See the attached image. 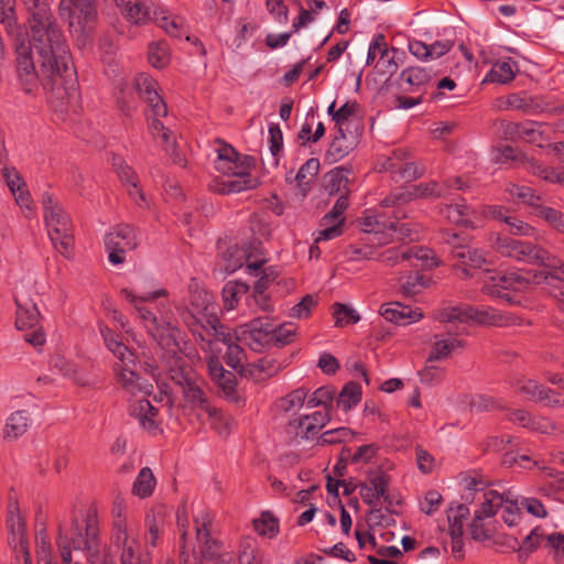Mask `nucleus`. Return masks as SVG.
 <instances>
[{
  "mask_svg": "<svg viewBox=\"0 0 564 564\" xmlns=\"http://www.w3.org/2000/svg\"><path fill=\"white\" fill-rule=\"evenodd\" d=\"M30 13V45H17V70L25 91L37 82L63 98L74 89V70L63 31L44 0H21Z\"/></svg>",
  "mask_w": 564,
  "mask_h": 564,
  "instance_id": "obj_1",
  "label": "nucleus"
},
{
  "mask_svg": "<svg viewBox=\"0 0 564 564\" xmlns=\"http://www.w3.org/2000/svg\"><path fill=\"white\" fill-rule=\"evenodd\" d=\"M121 294L131 303L134 313L148 333L165 351L166 360L178 354L189 356L187 344L183 340L181 330L173 325V313L164 289L143 295L123 289Z\"/></svg>",
  "mask_w": 564,
  "mask_h": 564,
  "instance_id": "obj_2",
  "label": "nucleus"
},
{
  "mask_svg": "<svg viewBox=\"0 0 564 564\" xmlns=\"http://www.w3.org/2000/svg\"><path fill=\"white\" fill-rule=\"evenodd\" d=\"M100 332L108 349L118 359L113 371L118 386L131 395H148L152 392V384L138 372L139 362L134 354L107 326H100Z\"/></svg>",
  "mask_w": 564,
  "mask_h": 564,
  "instance_id": "obj_3",
  "label": "nucleus"
},
{
  "mask_svg": "<svg viewBox=\"0 0 564 564\" xmlns=\"http://www.w3.org/2000/svg\"><path fill=\"white\" fill-rule=\"evenodd\" d=\"M178 354L166 360L169 365V377L174 382L183 395L185 403L193 410L200 412L207 408L210 402L205 392V381Z\"/></svg>",
  "mask_w": 564,
  "mask_h": 564,
  "instance_id": "obj_4",
  "label": "nucleus"
},
{
  "mask_svg": "<svg viewBox=\"0 0 564 564\" xmlns=\"http://www.w3.org/2000/svg\"><path fill=\"white\" fill-rule=\"evenodd\" d=\"M217 171L229 176L219 182L216 188L217 192L220 194H231L257 187L258 180L252 177L246 171V167L238 162L239 155L232 147L221 144L217 149Z\"/></svg>",
  "mask_w": 564,
  "mask_h": 564,
  "instance_id": "obj_5",
  "label": "nucleus"
},
{
  "mask_svg": "<svg viewBox=\"0 0 564 564\" xmlns=\"http://www.w3.org/2000/svg\"><path fill=\"white\" fill-rule=\"evenodd\" d=\"M95 538V520L90 517L86 518L84 524H80L75 517L68 524H59L57 544L61 549L63 564H79L78 562L73 563L70 546L74 550L91 549Z\"/></svg>",
  "mask_w": 564,
  "mask_h": 564,
  "instance_id": "obj_6",
  "label": "nucleus"
},
{
  "mask_svg": "<svg viewBox=\"0 0 564 564\" xmlns=\"http://www.w3.org/2000/svg\"><path fill=\"white\" fill-rule=\"evenodd\" d=\"M492 248L503 257L513 258L518 261L539 264L543 267H558L561 259L551 254L541 247L533 246L508 237L496 235L492 239Z\"/></svg>",
  "mask_w": 564,
  "mask_h": 564,
  "instance_id": "obj_7",
  "label": "nucleus"
},
{
  "mask_svg": "<svg viewBox=\"0 0 564 564\" xmlns=\"http://www.w3.org/2000/svg\"><path fill=\"white\" fill-rule=\"evenodd\" d=\"M45 223L54 248L65 257H69L73 247V229L69 217L63 208L53 202L51 195L43 196Z\"/></svg>",
  "mask_w": 564,
  "mask_h": 564,
  "instance_id": "obj_8",
  "label": "nucleus"
},
{
  "mask_svg": "<svg viewBox=\"0 0 564 564\" xmlns=\"http://www.w3.org/2000/svg\"><path fill=\"white\" fill-rule=\"evenodd\" d=\"M377 260L388 267L409 262L412 267H421L423 269H433L440 263L432 249L419 246L388 248L377 254Z\"/></svg>",
  "mask_w": 564,
  "mask_h": 564,
  "instance_id": "obj_9",
  "label": "nucleus"
},
{
  "mask_svg": "<svg viewBox=\"0 0 564 564\" xmlns=\"http://www.w3.org/2000/svg\"><path fill=\"white\" fill-rule=\"evenodd\" d=\"M194 521L196 540L203 556L200 564H230L228 554L217 556L220 543L212 535V516L208 512H200Z\"/></svg>",
  "mask_w": 564,
  "mask_h": 564,
  "instance_id": "obj_10",
  "label": "nucleus"
},
{
  "mask_svg": "<svg viewBox=\"0 0 564 564\" xmlns=\"http://www.w3.org/2000/svg\"><path fill=\"white\" fill-rule=\"evenodd\" d=\"M273 322L269 317H257L238 326L235 338L251 350L261 352L272 347Z\"/></svg>",
  "mask_w": 564,
  "mask_h": 564,
  "instance_id": "obj_11",
  "label": "nucleus"
},
{
  "mask_svg": "<svg viewBox=\"0 0 564 564\" xmlns=\"http://www.w3.org/2000/svg\"><path fill=\"white\" fill-rule=\"evenodd\" d=\"M140 242V235L130 225L115 227L105 236V247L108 251L109 262L122 264L126 260L124 253L134 250Z\"/></svg>",
  "mask_w": 564,
  "mask_h": 564,
  "instance_id": "obj_12",
  "label": "nucleus"
},
{
  "mask_svg": "<svg viewBox=\"0 0 564 564\" xmlns=\"http://www.w3.org/2000/svg\"><path fill=\"white\" fill-rule=\"evenodd\" d=\"M444 241L451 246L453 259L457 261L465 278L469 276L467 267L478 269L487 263L486 254L482 250L470 247L466 239L454 231L446 230L443 234Z\"/></svg>",
  "mask_w": 564,
  "mask_h": 564,
  "instance_id": "obj_13",
  "label": "nucleus"
},
{
  "mask_svg": "<svg viewBox=\"0 0 564 564\" xmlns=\"http://www.w3.org/2000/svg\"><path fill=\"white\" fill-rule=\"evenodd\" d=\"M113 541L121 550V564H151L148 554L141 552L137 535L128 529L124 520L120 518V512H118V519L113 523Z\"/></svg>",
  "mask_w": 564,
  "mask_h": 564,
  "instance_id": "obj_14",
  "label": "nucleus"
},
{
  "mask_svg": "<svg viewBox=\"0 0 564 564\" xmlns=\"http://www.w3.org/2000/svg\"><path fill=\"white\" fill-rule=\"evenodd\" d=\"M500 108L508 110H519L528 116H539L542 113L562 112L563 108L554 106L551 97L542 95H530L527 93H514L508 95L501 100Z\"/></svg>",
  "mask_w": 564,
  "mask_h": 564,
  "instance_id": "obj_15",
  "label": "nucleus"
},
{
  "mask_svg": "<svg viewBox=\"0 0 564 564\" xmlns=\"http://www.w3.org/2000/svg\"><path fill=\"white\" fill-rule=\"evenodd\" d=\"M17 319L15 325L19 329H29L24 335L25 341L33 346H42L45 343V334L42 328H36L40 322V312L32 300H23L15 296Z\"/></svg>",
  "mask_w": 564,
  "mask_h": 564,
  "instance_id": "obj_16",
  "label": "nucleus"
},
{
  "mask_svg": "<svg viewBox=\"0 0 564 564\" xmlns=\"http://www.w3.org/2000/svg\"><path fill=\"white\" fill-rule=\"evenodd\" d=\"M187 326L194 337L199 340L203 350L214 351L216 343H223L228 346L234 340L229 328L225 327L218 319L217 314L208 317L205 323L195 327L194 324L187 322Z\"/></svg>",
  "mask_w": 564,
  "mask_h": 564,
  "instance_id": "obj_17",
  "label": "nucleus"
},
{
  "mask_svg": "<svg viewBox=\"0 0 564 564\" xmlns=\"http://www.w3.org/2000/svg\"><path fill=\"white\" fill-rule=\"evenodd\" d=\"M529 285V273L513 271L491 275L489 282L485 284V291L507 302H513V297L510 295L509 291L524 292Z\"/></svg>",
  "mask_w": 564,
  "mask_h": 564,
  "instance_id": "obj_18",
  "label": "nucleus"
},
{
  "mask_svg": "<svg viewBox=\"0 0 564 564\" xmlns=\"http://www.w3.org/2000/svg\"><path fill=\"white\" fill-rule=\"evenodd\" d=\"M330 414L327 411H316L312 414L300 415L290 420L286 433L294 440L314 438L329 422Z\"/></svg>",
  "mask_w": 564,
  "mask_h": 564,
  "instance_id": "obj_19",
  "label": "nucleus"
},
{
  "mask_svg": "<svg viewBox=\"0 0 564 564\" xmlns=\"http://www.w3.org/2000/svg\"><path fill=\"white\" fill-rule=\"evenodd\" d=\"M446 196L447 192L445 191L443 183L441 184L432 181L414 185L406 191L392 193L381 202V206H394L399 203H405L415 198H441Z\"/></svg>",
  "mask_w": 564,
  "mask_h": 564,
  "instance_id": "obj_20",
  "label": "nucleus"
},
{
  "mask_svg": "<svg viewBox=\"0 0 564 564\" xmlns=\"http://www.w3.org/2000/svg\"><path fill=\"white\" fill-rule=\"evenodd\" d=\"M390 484V476L381 470H370L367 475V482L360 485V496L364 502L371 507H377L379 501L383 499L389 500L388 486Z\"/></svg>",
  "mask_w": 564,
  "mask_h": 564,
  "instance_id": "obj_21",
  "label": "nucleus"
},
{
  "mask_svg": "<svg viewBox=\"0 0 564 564\" xmlns=\"http://www.w3.org/2000/svg\"><path fill=\"white\" fill-rule=\"evenodd\" d=\"M361 230L367 234H372V242L380 246L388 245L392 240V235L386 230H397L398 223L387 219L383 215L376 210H367L359 220Z\"/></svg>",
  "mask_w": 564,
  "mask_h": 564,
  "instance_id": "obj_22",
  "label": "nucleus"
},
{
  "mask_svg": "<svg viewBox=\"0 0 564 564\" xmlns=\"http://www.w3.org/2000/svg\"><path fill=\"white\" fill-rule=\"evenodd\" d=\"M59 12L63 18L77 19V24L82 33L87 34L91 30V23L96 19L94 0H62Z\"/></svg>",
  "mask_w": 564,
  "mask_h": 564,
  "instance_id": "obj_23",
  "label": "nucleus"
},
{
  "mask_svg": "<svg viewBox=\"0 0 564 564\" xmlns=\"http://www.w3.org/2000/svg\"><path fill=\"white\" fill-rule=\"evenodd\" d=\"M480 481L471 479L467 485L468 494L465 499L468 500L471 491H475L478 496L477 499L480 501L479 508L475 511L474 516L492 518L499 508L505 502L506 495H501L494 489L482 490Z\"/></svg>",
  "mask_w": 564,
  "mask_h": 564,
  "instance_id": "obj_24",
  "label": "nucleus"
},
{
  "mask_svg": "<svg viewBox=\"0 0 564 564\" xmlns=\"http://www.w3.org/2000/svg\"><path fill=\"white\" fill-rule=\"evenodd\" d=\"M216 305L213 302V296L206 291H195L191 295L189 308L184 315L183 319L187 324H194L198 327L207 321L212 315H216Z\"/></svg>",
  "mask_w": 564,
  "mask_h": 564,
  "instance_id": "obj_25",
  "label": "nucleus"
},
{
  "mask_svg": "<svg viewBox=\"0 0 564 564\" xmlns=\"http://www.w3.org/2000/svg\"><path fill=\"white\" fill-rule=\"evenodd\" d=\"M134 89L151 107L154 116H166L167 108L158 93V83L148 74H139L134 78Z\"/></svg>",
  "mask_w": 564,
  "mask_h": 564,
  "instance_id": "obj_26",
  "label": "nucleus"
},
{
  "mask_svg": "<svg viewBox=\"0 0 564 564\" xmlns=\"http://www.w3.org/2000/svg\"><path fill=\"white\" fill-rule=\"evenodd\" d=\"M513 387L518 393L531 401L545 402L546 404L552 405H561L564 403V399L555 391L549 388H543L536 381L531 379L519 378L513 382Z\"/></svg>",
  "mask_w": 564,
  "mask_h": 564,
  "instance_id": "obj_27",
  "label": "nucleus"
},
{
  "mask_svg": "<svg viewBox=\"0 0 564 564\" xmlns=\"http://www.w3.org/2000/svg\"><path fill=\"white\" fill-rule=\"evenodd\" d=\"M465 348V341L451 335H435L426 364L449 358Z\"/></svg>",
  "mask_w": 564,
  "mask_h": 564,
  "instance_id": "obj_28",
  "label": "nucleus"
},
{
  "mask_svg": "<svg viewBox=\"0 0 564 564\" xmlns=\"http://www.w3.org/2000/svg\"><path fill=\"white\" fill-rule=\"evenodd\" d=\"M380 314L387 321L400 325H409L419 322L423 317V312L420 308H412L399 302L383 304Z\"/></svg>",
  "mask_w": 564,
  "mask_h": 564,
  "instance_id": "obj_29",
  "label": "nucleus"
},
{
  "mask_svg": "<svg viewBox=\"0 0 564 564\" xmlns=\"http://www.w3.org/2000/svg\"><path fill=\"white\" fill-rule=\"evenodd\" d=\"M112 166L122 183L128 186L129 195L135 200L140 207H148V203L143 192L138 187V176L133 170L126 164L120 156H113Z\"/></svg>",
  "mask_w": 564,
  "mask_h": 564,
  "instance_id": "obj_30",
  "label": "nucleus"
},
{
  "mask_svg": "<svg viewBox=\"0 0 564 564\" xmlns=\"http://www.w3.org/2000/svg\"><path fill=\"white\" fill-rule=\"evenodd\" d=\"M129 413L138 420L140 425L154 433L159 429V411L148 399L141 398L129 405Z\"/></svg>",
  "mask_w": 564,
  "mask_h": 564,
  "instance_id": "obj_31",
  "label": "nucleus"
},
{
  "mask_svg": "<svg viewBox=\"0 0 564 564\" xmlns=\"http://www.w3.org/2000/svg\"><path fill=\"white\" fill-rule=\"evenodd\" d=\"M382 167L386 172H390L395 182H411L423 176L425 173V166L423 164H416L412 161H384Z\"/></svg>",
  "mask_w": 564,
  "mask_h": 564,
  "instance_id": "obj_32",
  "label": "nucleus"
},
{
  "mask_svg": "<svg viewBox=\"0 0 564 564\" xmlns=\"http://www.w3.org/2000/svg\"><path fill=\"white\" fill-rule=\"evenodd\" d=\"M286 366V360L280 361L273 358H262L258 361L248 364L243 369V372L256 381H262L276 376Z\"/></svg>",
  "mask_w": 564,
  "mask_h": 564,
  "instance_id": "obj_33",
  "label": "nucleus"
},
{
  "mask_svg": "<svg viewBox=\"0 0 564 564\" xmlns=\"http://www.w3.org/2000/svg\"><path fill=\"white\" fill-rule=\"evenodd\" d=\"M32 419L28 411L17 410L6 420L2 430L3 440L12 442L24 435L31 426Z\"/></svg>",
  "mask_w": 564,
  "mask_h": 564,
  "instance_id": "obj_34",
  "label": "nucleus"
},
{
  "mask_svg": "<svg viewBox=\"0 0 564 564\" xmlns=\"http://www.w3.org/2000/svg\"><path fill=\"white\" fill-rule=\"evenodd\" d=\"M123 17L133 24H145L151 19V7L140 0H115Z\"/></svg>",
  "mask_w": 564,
  "mask_h": 564,
  "instance_id": "obj_35",
  "label": "nucleus"
},
{
  "mask_svg": "<svg viewBox=\"0 0 564 564\" xmlns=\"http://www.w3.org/2000/svg\"><path fill=\"white\" fill-rule=\"evenodd\" d=\"M452 47L453 42L449 40L436 41L431 45L417 40L409 42L410 53L422 61L438 58L449 52Z\"/></svg>",
  "mask_w": 564,
  "mask_h": 564,
  "instance_id": "obj_36",
  "label": "nucleus"
},
{
  "mask_svg": "<svg viewBox=\"0 0 564 564\" xmlns=\"http://www.w3.org/2000/svg\"><path fill=\"white\" fill-rule=\"evenodd\" d=\"M469 531L471 538L476 541L500 543L498 528L492 518L474 516Z\"/></svg>",
  "mask_w": 564,
  "mask_h": 564,
  "instance_id": "obj_37",
  "label": "nucleus"
},
{
  "mask_svg": "<svg viewBox=\"0 0 564 564\" xmlns=\"http://www.w3.org/2000/svg\"><path fill=\"white\" fill-rule=\"evenodd\" d=\"M349 175L350 170L344 166L330 170L325 175V189L329 195L348 196Z\"/></svg>",
  "mask_w": 564,
  "mask_h": 564,
  "instance_id": "obj_38",
  "label": "nucleus"
},
{
  "mask_svg": "<svg viewBox=\"0 0 564 564\" xmlns=\"http://www.w3.org/2000/svg\"><path fill=\"white\" fill-rule=\"evenodd\" d=\"M470 322L485 326H503L509 324V317L489 306H471Z\"/></svg>",
  "mask_w": 564,
  "mask_h": 564,
  "instance_id": "obj_39",
  "label": "nucleus"
},
{
  "mask_svg": "<svg viewBox=\"0 0 564 564\" xmlns=\"http://www.w3.org/2000/svg\"><path fill=\"white\" fill-rule=\"evenodd\" d=\"M471 209L464 200L454 204H445L440 206V214L445 217L451 224L458 226H470Z\"/></svg>",
  "mask_w": 564,
  "mask_h": 564,
  "instance_id": "obj_40",
  "label": "nucleus"
},
{
  "mask_svg": "<svg viewBox=\"0 0 564 564\" xmlns=\"http://www.w3.org/2000/svg\"><path fill=\"white\" fill-rule=\"evenodd\" d=\"M202 414L207 416L212 429L219 435L227 436L235 425L234 420L229 415L212 404L205 408L200 412V415Z\"/></svg>",
  "mask_w": 564,
  "mask_h": 564,
  "instance_id": "obj_41",
  "label": "nucleus"
},
{
  "mask_svg": "<svg viewBox=\"0 0 564 564\" xmlns=\"http://www.w3.org/2000/svg\"><path fill=\"white\" fill-rule=\"evenodd\" d=\"M470 312L471 305L468 304L446 305L435 313V317L442 323H469Z\"/></svg>",
  "mask_w": 564,
  "mask_h": 564,
  "instance_id": "obj_42",
  "label": "nucleus"
},
{
  "mask_svg": "<svg viewBox=\"0 0 564 564\" xmlns=\"http://www.w3.org/2000/svg\"><path fill=\"white\" fill-rule=\"evenodd\" d=\"M155 486L156 479L151 468L143 467L132 484L131 492L140 499H145L153 494Z\"/></svg>",
  "mask_w": 564,
  "mask_h": 564,
  "instance_id": "obj_43",
  "label": "nucleus"
},
{
  "mask_svg": "<svg viewBox=\"0 0 564 564\" xmlns=\"http://www.w3.org/2000/svg\"><path fill=\"white\" fill-rule=\"evenodd\" d=\"M249 285L238 281H229L223 288V302L227 311L234 310L241 296L247 295Z\"/></svg>",
  "mask_w": 564,
  "mask_h": 564,
  "instance_id": "obj_44",
  "label": "nucleus"
},
{
  "mask_svg": "<svg viewBox=\"0 0 564 564\" xmlns=\"http://www.w3.org/2000/svg\"><path fill=\"white\" fill-rule=\"evenodd\" d=\"M516 67V63L511 59L499 61L492 65L485 80L508 84L514 78Z\"/></svg>",
  "mask_w": 564,
  "mask_h": 564,
  "instance_id": "obj_45",
  "label": "nucleus"
},
{
  "mask_svg": "<svg viewBox=\"0 0 564 564\" xmlns=\"http://www.w3.org/2000/svg\"><path fill=\"white\" fill-rule=\"evenodd\" d=\"M154 19L160 28L174 37H181L184 33L183 19L169 13L165 10L154 12Z\"/></svg>",
  "mask_w": 564,
  "mask_h": 564,
  "instance_id": "obj_46",
  "label": "nucleus"
},
{
  "mask_svg": "<svg viewBox=\"0 0 564 564\" xmlns=\"http://www.w3.org/2000/svg\"><path fill=\"white\" fill-rule=\"evenodd\" d=\"M307 398V390L305 388H297L285 397L280 398L276 401V408L279 411L288 413L296 411L303 406Z\"/></svg>",
  "mask_w": 564,
  "mask_h": 564,
  "instance_id": "obj_47",
  "label": "nucleus"
},
{
  "mask_svg": "<svg viewBox=\"0 0 564 564\" xmlns=\"http://www.w3.org/2000/svg\"><path fill=\"white\" fill-rule=\"evenodd\" d=\"M501 508L503 522L508 527H517L522 523V507L517 499L514 500L511 498L510 492L506 494L505 502Z\"/></svg>",
  "mask_w": 564,
  "mask_h": 564,
  "instance_id": "obj_48",
  "label": "nucleus"
},
{
  "mask_svg": "<svg viewBox=\"0 0 564 564\" xmlns=\"http://www.w3.org/2000/svg\"><path fill=\"white\" fill-rule=\"evenodd\" d=\"M254 531L264 538L272 539L279 532V521L271 512H262L253 522Z\"/></svg>",
  "mask_w": 564,
  "mask_h": 564,
  "instance_id": "obj_49",
  "label": "nucleus"
},
{
  "mask_svg": "<svg viewBox=\"0 0 564 564\" xmlns=\"http://www.w3.org/2000/svg\"><path fill=\"white\" fill-rule=\"evenodd\" d=\"M361 399V388L356 382H348L344 386L337 398V406L345 412L357 405Z\"/></svg>",
  "mask_w": 564,
  "mask_h": 564,
  "instance_id": "obj_50",
  "label": "nucleus"
},
{
  "mask_svg": "<svg viewBox=\"0 0 564 564\" xmlns=\"http://www.w3.org/2000/svg\"><path fill=\"white\" fill-rule=\"evenodd\" d=\"M545 534L541 528L532 529L520 543L519 558L524 560L529 553L533 552L538 546L545 547Z\"/></svg>",
  "mask_w": 564,
  "mask_h": 564,
  "instance_id": "obj_51",
  "label": "nucleus"
},
{
  "mask_svg": "<svg viewBox=\"0 0 564 564\" xmlns=\"http://www.w3.org/2000/svg\"><path fill=\"white\" fill-rule=\"evenodd\" d=\"M427 286V280L419 272L406 274L400 278V288L405 296H413L421 293Z\"/></svg>",
  "mask_w": 564,
  "mask_h": 564,
  "instance_id": "obj_52",
  "label": "nucleus"
},
{
  "mask_svg": "<svg viewBox=\"0 0 564 564\" xmlns=\"http://www.w3.org/2000/svg\"><path fill=\"white\" fill-rule=\"evenodd\" d=\"M149 63L155 68H163L170 62V48L163 41L149 45Z\"/></svg>",
  "mask_w": 564,
  "mask_h": 564,
  "instance_id": "obj_53",
  "label": "nucleus"
},
{
  "mask_svg": "<svg viewBox=\"0 0 564 564\" xmlns=\"http://www.w3.org/2000/svg\"><path fill=\"white\" fill-rule=\"evenodd\" d=\"M216 384L223 391L224 398L232 403H238L240 401V395L237 391V381L236 376L227 371L221 377L215 380Z\"/></svg>",
  "mask_w": 564,
  "mask_h": 564,
  "instance_id": "obj_54",
  "label": "nucleus"
},
{
  "mask_svg": "<svg viewBox=\"0 0 564 564\" xmlns=\"http://www.w3.org/2000/svg\"><path fill=\"white\" fill-rule=\"evenodd\" d=\"M345 139L346 137L343 128H338V134L334 138L329 144L328 150L326 151V160L328 162H338L349 153L350 148L345 144Z\"/></svg>",
  "mask_w": 564,
  "mask_h": 564,
  "instance_id": "obj_55",
  "label": "nucleus"
},
{
  "mask_svg": "<svg viewBox=\"0 0 564 564\" xmlns=\"http://www.w3.org/2000/svg\"><path fill=\"white\" fill-rule=\"evenodd\" d=\"M508 131L516 133L519 138L528 141H536V135H540L541 124L535 121H528L525 123H507Z\"/></svg>",
  "mask_w": 564,
  "mask_h": 564,
  "instance_id": "obj_56",
  "label": "nucleus"
},
{
  "mask_svg": "<svg viewBox=\"0 0 564 564\" xmlns=\"http://www.w3.org/2000/svg\"><path fill=\"white\" fill-rule=\"evenodd\" d=\"M400 80L410 87H421L429 83L430 75L422 67H409L401 72Z\"/></svg>",
  "mask_w": 564,
  "mask_h": 564,
  "instance_id": "obj_57",
  "label": "nucleus"
},
{
  "mask_svg": "<svg viewBox=\"0 0 564 564\" xmlns=\"http://www.w3.org/2000/svg\"><path fill=\"white\" fill-rule=\"evenodd\" d=\"M296 335V326L284 323L280 326L273 324L272 347H282L293 341Z\"/></svg>",
  "mask_w": 564,
  "mask_h": 564,
  "instance_id": "obj_58",
  "label": "nucleus"
},
{
  "mask_svg": "<svg viewBox=\"0 0 564 564\" xmlns=\"http://www.w3.org/2000/svg\"><path fill=\"white\" fill-rule=\"evenodd\" d=\"M335 390L332 387H321L316 389L311 395L307 394L306 405L307 408L324 406L325 411L328 412V404L333 402Z\"/></svg>",
  "mask_w": 564,
  "mask_h": 564,
  "instance_id": "obj_59",
  "label": "nucleus"
},
{
  "mask_svg": "<svg viewBox=\"0 0 564 564\" xmlns=\"http://www.w3.org/2000/svg\"><path fill=\"white\" fill-rule=\"evenodd\" d=\"M348 208V196H338L332 210L327 213L321 220V226H328L329 223L344 224L345 218L343 214Z\"/></svg>",
  "mask_w": 564,
  "mask_h": 564,
  "instance_id": "obj_60",
  "label": "nucleus"
},
{
  "mask_svg": "<svg viewBox=\"0 0 564 564\" xmlns=\"http://www.w3.org/2000/svg\"><path fill=\"white\" fill-rule=\"evenodd\" d=\"M148 534L145 542L150 546H156L158 541L163 532L164 521L160 514L147 516Z\"/></svg>",
  "mask_w": 564,
  "mask_h": 564,
  "instance_id": "obj_61",
  "label": "nucleus"
},
{
  "mask_svg": "<svg viewBox=\"0 0 564 564\" xmlns=\"http://www.w3.org/2000/svg\"><path fill=\"white\" fill-rule=\"evenodd\" d=\"M545 549L558 564H564V533L555 532L545 536Z\"/></svg>",
  "mask_w": 564,
  "mask_h": 564,
  "instance_id": "obj_62",
  "label": "nucleus"
},
{
  "mask_svg": "<svg viewBox=\"0 0 564 564\" xmlns=\"http://www.w3.org/2000/svg\"><path fill=\"white\" fill-rule=\"evenodd\" d=\"M354 437V432L348 427H337L329 431L324 432L318 437V444L321 445H330L340 442L350 441Z\"/></svg>",
  "mask_w": 564,
  "mask_h": 564,
  "instance_id": "obj_63",
  "label": "nucleus"
},
{
  "mask_svg": "<svg viewBox=\"0 0 564 564\" xmlns=\"http://www.w3.org/2000/svg\"><path fill=\"white\" fill-rule=\"evenodd\" d=\"M335 324L338 327H343L349 324H355L359 321V315L355 310L348 307L345 304L336 303L334 305Z\"/></svg>",
  "mask_w": 564,
  "mask_h": 564,
  "instance_id": "obj_64",
  "label": "nucleus"
}]
</instances>
